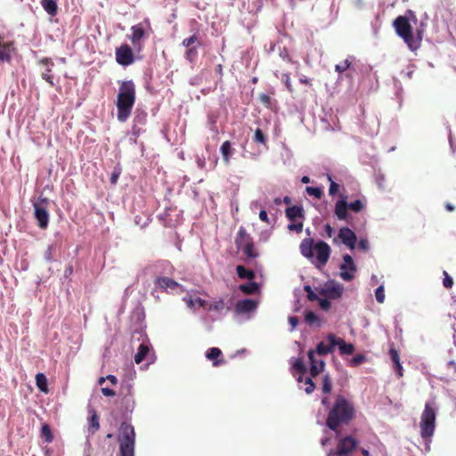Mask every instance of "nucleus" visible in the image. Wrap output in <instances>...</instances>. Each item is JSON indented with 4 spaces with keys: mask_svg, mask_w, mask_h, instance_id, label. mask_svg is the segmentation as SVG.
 Returning <instances> with one entry per match:
<instances>
[{
    "mask_svg": "<svg viewBox=\"0 0 456 456\" xmlns=\"http://www.w3.org/2000/svg\"><path fill=\"white\" fill-rule=\"evenodd\" d=\"M444 278L443 281L444 287L446 289H452V284H453L452 279L449 276V274L446 272H444Z\"/></svg>",
    "mask_w": 456,
    "mask_h": 456,
    "instance_id": "obj_51",
    "label": "nucleus"
},
{
    "mask_svg": "<svg viewBox=\"0 0 456 456\" xmlns=\"http://www.w3.org/2000/svg\"><path fill=\"white\" fill-rule=\"evenodd\" d=\"M36 384L41 392L48 393L47 379L44 372H39L36 376Z\"/></svg>",
    "mask_w": 456,
    "mask_h": 456,
    "instance_id": "obj_30",
    "label": "nucleus"
},
{
    "mask_svg": "<svg viewBox=\"0 0 456 456\" xmlns=\"http://www.w3.org/2000/svg\"><path fill=\"white\" fill-rule=\"evenodd\" d=\"M356 266L354 264V259L349 255H345L343 256V263L340 265V277L346 281H350L354 278V273H355Z\"/></svg>",
    "mask_w": 456,
    "mask_h": 456,
    "instance_id": "obj_13",
    "label": "nucleus"
},
{
    "mask_svg": "<svg viewBox=\"0 0 456 456\" xmlns=\"http://www.w3.org/2000/svg\"><path fill=\"white\" fill-rule=\"evenodd\" d=\"M358 246L360 248L363 249V250H368L369 248H370V244H369V241L367 240H360V241L358 242Z\"/></svg>",
    "mask_w": 456,
    "mask_h": 456,
    "instance_id": "obj_57",
    "label": "nucleus"
},
{
    "mask_svg": "<svg viewBox=\"0 0 456 456\" xmlns=\"http://www.w3.org/2000/svg\"><path fill=\"white\" fill-rule=\"evenodd\" d=\"M394 28L396 34L402 37L406 45L411 51L419 49L421 38L415 37L412 33V27L410 24L409 19L405 16L397 17L393 22Z\"/></svg>",
    "mask_w": 456,
    "mask_h": 456,
    "instance_id": "obj_4",
    "label": "nucleus"
},
{
    "mask_svg": "<svg viewBox=\"0 0 456 456\" xmlns=\"http://www.w3.org/2000/svg\"><path fill=\"white\" fill-rule=\"evenodd\" d=\"M375 297L378 302L383 303L385 301V290L383 287H379L375 291Z\"/></svg>",
    "mask_w": 456,
    "mask_h": 456,
    "instance_id": "obj_48",
    "label": "nucleus"
},
{
    "mask_svg": "<svg viewBox=\"0 0 456 456\" xmlns=\"http://www.w3.org/2000/svg\"><path fill=\"white\" fill-rule=\"evenodd\" d=\"M320 306H321V309H322L324 311H328V310H330V308L331 306V303L327 298H321L320 299Z\"/></svg>",
    "mask_w": 456,
    "mask_h": 456,
    "instance_id": "obj_52",
    "label": "nucleus"
},
{
    "mask_svg": "<svg viewBox=\"0 0 456 456\" xmlns=\"http://www.w3.org/2000/svg\"><path fill=\"white\" fill-rule=\"evenodd\" d=\"M223 352L218 347H211L207 351V359L213 361L214 366H219L224 364L225 361L224 359L219 360V356L222 355Z\"/></svg>",
    "mask_w": 456,
    "mask_h": 456,
    "instance_id": "obj_24",
    "label": "nucleus"
},
{
    "mask_svg": "<svg viewBox=\"0 0 456 456\" xmlns=\"http://www.w3.org/2000/svg\"><path fill=\"white\" fill-rule=\"evenodd\" d=\"M156 283L159 289L164 290H175L180 286V284L175 281V280L168 277H158Z\"/></svg>",
    "mask_w": 456,
    "mask_h": 456,
    "instance_id": "obj_21",
    "label": "nucleus"
},
{
    "mask_svg": "<svg viewBox=\"0 0 456 456\" xmlns=\"http://www.w3.org/2000/svg\"><path fill=\"white\" fill-rule=\"evenodd\" d=\"M116 61L121 66H129L134 63V56L132 49L127 44H123L116 49Z\"/></svg>",
    "mask_w": 456,
    "mask_h": 456,
    "instance_id": "obj_12",
    "label": "nucleus"
},
{
    "mask_svg": "<svg viewBox=\"0 0 456 456\" xmlns=\"http://www.w3.org/2000/svg\"><path fill=\"white\" fill-rule=\"evenodd\" d=\"M131 36H129V39L134 45V47L137 50H142V40L145 36V32L142 23L134 25L131 27Z\"/></svg>",
    "mask_w": 456,
    "mask_h": 456,
    "instance_id": "obj_18",
    "label": "nucleus"
},
{
    "mask_svg": "<svg viewBox=\"0 0 456 456\" xmlns=\"http://www.w3.org/2000/svg\"><path fill=\"white\" fill-rule=\"evenodd\" d=\"M72 273H73V266L72 265L66 266L65 270H64V276L69 277V276L72 275Z\"/></svg>",
    "mask_w": 456,
    "mask_h": 456,
    "instance_id": "obj_61",
    "label": "nucleus"
},
{
    "mask_svg": "<svg viewBox=\"0 0 456 456\" xmlns=\"http://www.w3.org/2000/svg\"><path fill=\"white\" fill-rule=\"evenodd\" d=\"M341 242L351 249H354L356 244V236L354 231L348 227H341L338 234Z\"/></svg>",
    "mask_w": 456,
    "mask_h": 456,
    "instance_id": "obj_16",
    "label": "nucleus"
},
{
    "mask_svg": "<svg viewBox=\"0 0 456 456\" xmlns=\"http://www.w3.org/2000/svg\"><path fill=\"white\" fill-rule=\"evenodd\" d=\"M307 356L310 362V375L312 378H315L322 372L325 362L315 358V351L313 349L307 352Z\"/></svg>",
    "mask_w": 456,
    "mask_h": 456,
    "instance_id": "obj_14",
    "label": "nucleus"
},
{
    "mask_svg": "<svg viewBox=\"0 0 456 456\" xmlns=\"http://www.w3.org/2000/svg\"><path fill=\"white\" fill-rule=\"evenodd\" d=\"M41 4L45 12L50 16H55L57 14V0H41Z\"/></svg>",
    "mask_w": 456,
    "mask_h": 456,
    "instance_id": "obj_25",
    "label": "nucleus"
},
{
    "mask_svg": "<svg viewBox=\"0 0 456 456\" xmlns=\"http://www.w3.org/2000/svg\"><path fill=\"white\" fill-rule=\"evenodd\" d=\"M41 436L44 438L45 442L50 444L53 440V436L52 430L49 427V424H44L41 429Z\"/></svg>",
    "mask_w": 456,
    "mask_h": 456,
    "instance_id": "obj_33",
    "label": "nucleus"
},
{
    "mask_svg": "<svg viewBox=\"0 0 456 456\" xmlns=\"http://www.w3.org/2000/svg\"><path fill=\"white\" fill-rule=\"evenodd\" d=\"M322 391L325 395H329L332 391V380L328 374L322 379Z\"/></svg>",
    "mask_w": 456,
    "mask_h": 456,
    "instance_id": "obj_32",
    "label": "nucleus"
},
{
    "mask_svg": "<svg viewBox=\"0 0 456 456\" xmlns=\"http://www.w3.org/2000/svg\"><path fill=\"white\" fill-rule=\"evenodd\" d=\"M107 380H109L112 385L118 384V379L113 375H109L106 377Z\"/></svg>",
    "mask_w": 456,
    "mask_h": 456,
    "instance_id": "obj_63",
    "label": "nucleus"
},
{
    "mask_svg": "<svg viewBox=\"0 0 456 456\" xmlns=\"http://www.w3.org/2000/svg\"><path fill=\"white\" fill-rule=\"evenodd\" d=\"M194 302L196 303V305L199 306V307H207L208 306V301L205 300V299H202L200 297H197L194 299Z\"/></svg>",
    "mask_w": 456,
    "mask_h": 456,
    "instance_id": "obj_58",
    "label": "nucleus"
},
{
    "mask_svg": "<svg viewBox=\"0 0 456 456\" xmlns=\"http://www.w3.org/2000/svg\"><path fill=\"white\" fill-rule=\"evenodd\" d=\"M182 45L186 48L185 58L191 62L194 63L198 57V48L201 45L199 37L192 35L182 41Z\"/></svg>",
    "mask_w": 456,
    "mask_h": 456,
    "instance_id": "obj_10",
    "label": "nucleus"
},
{
    "mask_svg": "<svg viewBox=\"0 0 456 456\" xmlns=\"http://www.w3.org/2000/svg\"><path fill=\"white\" fill-rule=\"evenodd\" d=\"M257 301L252 298L240 299L235 305V312L239 314H248L256 311Z\"/></svg>",
    "mask_w": 456,
    "mask_h": 456,
    "instance_id": "obj_19",
    "label": "nucleus"
},
{
    "mask_svg": "<svg viewBox=\"0 0 456 456\" xmlns=\"http://www.w3.org/2000/svg\"><path fill=\"white\" fill-rule=\"evenodd\" d=\"M259 218L262 222H265L266 224H270V220L268 217V214L265 209L260 210L259 212Z\"/></svg>",
    "mask_w": 456,
    "mask_h": 456,
    "instance_id": "obj_55",
    "label": "nucleus"
},
{
    "mask_svg": "<svg viewBox=\"0 0 456 456\" xmlns=\"http://www.w3.org/2000/svg\"><path fill=\"white\" fill-rule=\"evenodd\" d=\"M12 42H2L0 40V63L1 61H12Z\"/></svg>",
    "mask_w": 456,
    "mask_h": 456,
    "instance_id": "obj_23",
    "label": "nucleus"
},
{
    "mask_svg": "<svg viewBox=\"0 0 456 456\" xmlns=\"http://www.w3.org/2000/svg\"><path fill=\"white\" fill-rule=\"evenodd\" d=\"M305 191L309 195H313L315 198L321 199L322 195V191L321 188L318 187H306Z\"/></svg>",
    "mask_w": 456,
    "mask_h": 456,
    "instance_id": "obj_42",
    "label": "nucleus"
},
{
    "mask_svg": "<svg viewBox=\"0 0 456 456\" xmlns=\"http://www.w3.org/2000/svg\"><path fill=\"white\" fill-rule=\"evenodd\" d=\"M135 86L133 81H123L117 96L118 120L126 122L135 103Z\"/></svg>",
    "mask_w": 456,
    "mask_h": 456,
    "instance_id": "obj_2",
    "label": "nucleus"
},
{
    "mask_svg": "<svg viewBox=\"0 0 456 456\" xmlns=\"http://www.w3.org/2000/svg\"><path fill=\"white\" fill-rule=\"evenodd\" d=\"M224 301L223 298H220L218 300L211 302L210 305H208V311L221 312L224 310Z\"/></svg>",
    "mask_w": 456,
    "mask_h": 456,
    "instance_id": "obj_37",
    "label": "nucleus"
},
{
    "mask_svg": "<svg viewBox=\"0 0 456 456\" xmlns=\"http://www.w3.org/2000/svg\"><path fill=\"white\" fill-rule=\"evenodd\" d=\"M324 229H325L327 237L331 238L332 235L334 234L333 227L330 224H325Z\"/></svg>",
    "mask_w": 456,
    "mask_h": 456,
    "instance_id": "obj_59",
    "label": "nucleus"
},
{
    "mask_svg": "<svg viewBox=\"0 0 456 456\" xmlns=\"http://www.w3.org/2000/svg\"><path fill=\"white\" fill-rule=\"evenodd\" d=\"M303 228H304L303 223L289 224V230L296 231L297 232H301L303 231Z\"/></svg>",
    "mask_w": 456,
    "mask_h": 456,
    "instance_id": "obj_53",
    "label": "nucleus"
},
{
    "mask_svg": "<svg viewBox=\"0 0 456 456\" xmlns=\"http://www.w3.org/2000/svg\"><path fill=\"white\" fill-rule=\"evenodd\" d=\"M221 153L223 155V160L228 164L232 154V144L229 141H224L221 145Z\"/></svg>",
    "mask_w": 456,
    "mask_h": 456,
    "instance_id": "obj_28",
    "label": "nucleus"
},
{
    "mask_svg": "<svg viewBox=\"0 0 456 456\" xmlns=\"http://www.w3.org/2000/svg\"><path fill=\"white\" fill-rule=\"evenodd\" d=\"M299 82L303 85H306V86H311V83H310V80L309 78L305 77H302L299 78Z\"/></svg>",
    "mask_w": 456,
    "mask_h": 456,
    "instance_id": "obj_64",
    "label": "nucleus"
},
{
    "mask_svg": "<svg viewBox=\"0 0 456 456\" xmlns=\"http://www.w3.org/2000/svg\"><path fill=\"white\" fill-rule=\"evenodd\" d=\"M123 389L126 390V394L124 395L121 400L124 413H132L135 406V400L133 395L132 386L130 384H127L125 387H123Z\"/></svg>",
    "mask_w": 456,
    "mask_h": 456,
    "instance_id": "obj_17",
    "label": "nucleus"
},
{
    "mask_svg": "<svg viewBox=\"0 0 456 456\" xmlns=\"http://www.w3.org/2000/svg\"><path fill=\"white\" fill-rule=\"evenodd\" d=\"M305 290L306 292V297L310 301L318 300L319 297L317 294H315L310 285H305Z\"/></svg>",
    "mask_w": 456,
    "mask_h": 456,
    "instance_id": "obj_45",
    "label": "nucleus"
},
{
    "mask_svg": "<svg viewBox=\"0 0 456 456\" xmlns=\"http://www.w3.org/2000/svg\"><path fill=\"white\" fill-rule=\"evenodd\" d=\"M51 71L52 70L50 69H47L45 71L43 72L42 77L45 82H47L51 86H53V76L51 74Z\"/></svg>",
    "mask_w": 456,
    "mask_h": 456,
    "instance_id": "obj_46",
    "label": "nucleus"
},
{
    "mask_svg": "<svg viewBox=\"0 0 456 456\" xmlns=\"http://www.w3.org/2000/svg\"><path fill=\"white\" fill-rule=\"evenodd\" d=\"M354 416V403L344 395H338L330 406L325 424L330 430L338 432L342 425H349Z\"/></svg>",
    "mask_w": 456,
    "mask_h": 456,
    "instance_id": "obj_1",
    "label": "nucleus"
},
{
    "mask_svg": "<svg viewBox=\"0 0 456 456\" xmlns=\"http://www.w3.org/2000/svg\"><path fill=\"white\" fill-rule=\"evenodd\" d=\"M293 368L297 370L298 373L301 374L300 378L297 379L299 382L303 381V375L306 371L305 364L304 363L302 359H297L293 363Z\"/></svg>",
    "mask_w": 456,
    "mask_h": 456,
    "instance_id": "obj_36",
    "label": "nucleus"
},
{
    "mask_svg": "<svg viewBox=\"0 0 456 456\" xmlns=\"http://www.w3.org/2000/svg\"><path fill=\"white\" fill-rule=\"evenodd\" d=\"M254 140L256 142H259L262 144H265L267 141L266 136L265 135L262 129H260V128L255 129Z\"/></svg>",
    "mask_w": 456,
    "mask_h": 456,
    "instance_id": "obj_38",
    "label": "nucleus"
},
{
    "mask_svg": "<svg viewBox=\"0 0 456 456\" xmlns=\"http://www.w3.org/2000/svg\"><path fill=\"white\" fill-rule=\"evenodd\" d=\"M100 428L99 416L93 411V415L90 418V428L89 432L91 434L95 433Z\"/></svg>",
    "mask_w": 456,
    "mask_h": 456,
    "instance_id": "obj_35",
    "label": "nucleus"
},
{
    "mask_svg": "<svg viewBox=\"0 0 456 456\" xmlns=\"http://www.w3.org/2000/svg\"><path fill=\"white\" fill-rule=\"evenodd\" d=\"M53 249L54 247L53 245L48 246L45 249L44 257L47 262H51L53 260Z\"/></svg>",
    "mask_w": 456,
    "mask_h": 456,
    "instance_id": "obj_50",
    "label": "nucleus"
},
{
    "mask_svg": "<svg viewBox=\"0 0 456 456\" xmlns=\"http://www.w3.org/2000/svg\"><path fill=\"white\" fill-rule=\"evenodd\" d=\"M319 320L317 314L314 312H306L305 314V323H307L308 325L312 326L314 324L315 322H317Z\"/></svg>",
    "mask_w": 456,
    "mask_h": 456,
    "instance_id": "obj_39",
    "label": "nucleus"
},
{
    "mask_svg": "<svg viewBox=\"0 0 456 456\" xmlns=\"http://www.w3.org/2000/svg\"><path fill=\"white\" fill-rule=\"evenodd\" d=\"M149 346L145 344H141L137 353L134 354V362L136 363H141L146 357V354L149 353Z\"/></svg>",
    "mask_w": 456,
    "mask_h": 456,
    "instance_id": "obj_31",
    "label": "nucleus"
},
{
    "mask_svg": "<svg viewBox=\"0 0 456 456\" xmlns=\"http://www.w3.org/2000/svg\"><path fill=\"white\" fill-rule=\"evenodd\" d=\"M258 99H259L260 102L263 103L266 107H270L272 104V98L267 94H265V93L259 94Z\"/></svg>",
    "mask_w": 456,
    "mask_h": 456,
    "instance_id": "obj_44",
    "label": "nucleus"
},
{
    "mask_svg": "<svg viewBox=\"0 0 456 456\" xmlns=\"http://www.w3.org/2000/svg\"><path fill=\"white\" fill-rule=\"evenodd\" d=\"M327 340L329 343L332 344V346H338L339 352L342 354H352L354 347L353 344H347L343 339L338 338L335 334H329L327 336Z\"/></svg>",
    "mask_w": 456,
    "mask_h": 456,
    "instance_id": "obj_15",
    "label": "nucleus"
},
{
    "mask_svg": "<svg viewBox=\"0 0 456 456\" xmlns=\"http://www.w3.org/2000/svg\"><path fill=\"white\" fill-rule=\"evenodd\" d=\"M48 200L46 198L41 199L40 202L34 204L35 217L37 221L40 228H46L49 223V214L46 210L45 205H47Z\"/></svg>",
    "mask_w": 456,
    "mask_h": 456,
    "instance_id": "obj_11",
    "label": "nucleus"
},
{
    "mask_svg": "<svg viewBox=\"0 0 456 456\" xmlns=\"http://www.w3.org/2000/svg\"><path fill=\"white\" fill-rule=\"evenodd\" d=\"M366 361V356L365 354H355L351 362H350V365L351 366H357L359 364H362V362H364Z\"/></svg>",
    "mask_w": 456,
    "mask_h": 456,
    "instance_id": "obj_41",
    "label": "nucleus"
},
{
    "mask_svg": "<svg viewBox=\"0 0 456 456\" xmlns=\"http://www.w3.org/2000/svg\"><path fill=\"white\" fill-rule=\"evenodd\" d=\"M118 442L121 456H134L135 432L133 426L124 421L121 423Z\"/></svg>",
    "mask_w": 456,
    "mask_h": 456,
    "instance_id": "obj_5",
    "label": "nucleus"
},
{
    "mask_svg": "<svg viewBox=\"0 0 456 456\" xmlns=\"http://www.w3.org/2000/svg\"><path fill=\"white\" fill-rule=\"evenodd\" d=\"M237 274L240 279L253 280L256 277V273L252 269H246L243 265L237 266Z\"/></svg>",
    "mask_w": 456,
    "mask_h": 456,
    "instance_id": "obj_29",
    "label": "nucleus"
},
{
    "mask_svg": "<svg viewBox=\"0 0 456 456\" xmlns=\"http://www.w3.org/2000/svg\"><path fill=\"white\" fill-rule=\"evenodd\" d=\"M358 445L353 436H346L338 440L337 449L330 450L328 456H348Z\"/></svg>",
    "mask_w": 456,
    "mask_h": 456,
    "instance_id": "obj_9",
    "label": "nucleus"
},
{
    "mask_svg": "<svg viewBox=\"0 0 456 456\" xmlns=\"http://www.w3.org/2000/svg\"><path fill=\"white\" fill-rule=\"evenodd\" d=\"M314 248L316 251V258L314 263L317 267L322 268L329 261L331 248L328 243L322 240L315 244L313 239H305L302 240L300 251L305 258H314Z\"/></svg>",
    "mask_w": 456,
    "mask_h": 456,
    "instance_id": "obj_3",
    "label": "nucleus"
},
{
    "mask_svg": "<svg viewBox=\"0 0 456 456\" xmlns=\"http://www.w3.org/2000/svg\"><path fill=\"white\" fill-rule=\"evenodd\" d=\"M236 244L242 249L244 255L248 258H256L257 254L255 249L253 239L246 232L245 228L240 227L236 238Z\"/></svg>",
    "mask_w": 456,
    "mask_h": 456,
    "instance_id": "obj_8",
    "label": "nucleus"
},
{
    "mask_svg": "<svg viewBox=\"0 0 456 456\" xmlns=\"http://www.w3.org/2000/svg\"><path fill=\"white\" fill-rule=\"evenodd\" d=\"M365 206V202L361 199L354 200L352 203H347L346 197L344 196L337 200L334 212L338 220L347 221L349 218V210L358 213L363 210Z\"/></svg>",
    "mask_w": 456,
    "mask_h": 456,
    "instance_id": "obj_7",
    "label": "nucleus"
},
{
    "mask_svg": "<svg viewBox=\"0 0 456 456\" xmlns=\"http://www.w3.org/2000/svg\"><path fill=\"white\" fill-rule=\"evenodd\" d=\"M305 394H307V395L312 394L316 387L314 382L312 380L311 378H306L305 379Z\"/></svg>",
    "mask_w": 456,
    "mask_h": 456,
    "instance_id": "obj_43",
    "label": "nucleus"
},
{
    "mask_svg": "<svg viewBox=\"0 0 456 456\" xmlns=\"http://www.w3.org/2000/svg\"><path fill=\"white\" fill-rule=\"evenodd\" d=\"M286 216L289 221H295L296 218H303L304 209L301 207L293 206L286 208Z\"/></svg>",
    "mask_w": 456,
    "mask_h": 456,
    "instance_id": "obj_26",
    "label": "nucleus"
},
{
    "mask_svg": "<svg viewBox=\"0 0 456 456\" xmlns=\"http://www.w3.org/2000/svg\"><path fill=\"white\" fill-rule=\"evenodd\" d=\"M281 80L285 84L288 91L291 93L293 91V88L290 83L289 73H283L281 76Z\"/></svg>",
    "mask_w": 456,
    "mask_h": 456,
    "instance_id": "obj_47",
    "label": "nucleus"
},
{
    "mask_svg": "<svg viewBox=\"0 0 456 456\" xmlns=\"http://www.w3.org/2000/svg\"><path fill=\"white\" fill-rule=\"evenodd\" d=\"M343 292V288L339 284L335 283H327L325 288L321 291L322 295L326 296L329 298H338L341 297Z\"/></svg>",
    "mask_w": 456,
    "mask_h": 456,
    "instance_id": "obj_20",
    "label": "nucleus"
},
{
    "mask_svg": "<svg viewBox=\"0 0 456 456\" xmlns=\"http://www.w3.org/2000/svg\"><path fill=\"white\" fill-rule=\"evenodd\" d=\"M351 66V62L349 59H345L343 62H339L338 65H336L335 69L338 73H342L346 70H347Z\"/></svg>",
    "mask_w": 456,
    "mask_h": 456,
    "instance_id": "obj_40",
    "label": "nucleus"
},
{
    "mask_svg": "<svg viewBox=\"0 0 456 456\" xmlns=\"http://www.w3.org/2000/svg\"><path fill=\"white\" fill-rule=\"evenodd\" d=\"M388 354H389L391 361L394 363V369L397 372L398 377H400V378L403 377V368L401 365L399 352L395 348L390 347Z\"/></svg>",
    "mask_w": 456,
    "mask_h": 456,
    "instance_id": "obj_22",
    "label": "nucleus"
},
{
    "mask_svg": "<svg viewBox=\"0 0 456 456\" xmlns=\"http://www.w3.org/2000/svg\"><path fill=\"white\" fill-rule=\"evenodd\" d=\"M240 291L246 295L256 294L258 290V284L256 281H251L245 284H240L239 287Z\"/></svg>",
    "mask_w": 456,
    "mask_h": 456,
    "instance_id": "obj_27",
    "label": "nucleus"
},
{
    "mask_svg": "<svg viewBox=\"0 0 456 456\" xmlns=\"http://www.w3.org/2000/svg\"><path fill=\"white\" fill-rule=\"evenodd\" d=\"M334 347L335 346H332V344L330 343V345H325L323 342H321L317 345L316 349L314 351L315 353L322 355L333 352Z\"/></svg>",
    "mask_w": 456,
    "mask_h": 456,
    "instance_id": "obj_34",
    "label": "nucleus"
},
{
    "mask_svg": "<svg viewBox=\"0 0 456 456\" xmlns=\"http://www.w3.org/2000/svg\"><path fill=\"white\" fill-rule=\"evenodd\" d=\"M39 62L42 63L43 65H52V66L53 65V62L52 61V60L47 57L41 59L39 61Z\"/></svg>",
    "mask_w": 456,
    "mask_h": 456,
    "instance_id": "obj_62",
    "label": "nucleus"
},
{
    "mask_svg": "<svg viewBox=\"0 0 456 456\" xmlns=\"http://www.w3.org/2000/svg\"><path fill=\"white\" fill-rule=\"evenodd\" d=\"M102 393L107 397H112L116 395L115 391L111 390L110 387H102Z\"/></svg>",
    "mask_w": 456,
    "mask_h": 456,
    "instance_id": "obj_54",
    "label": "nucleus"
},
{
    "mask_svg": "<svg viewBox=\"0 0 456 456\" xmlns=\"http://www.w3.org/2000/svg\"><path fill=\"white\" fill-rule=\"evenodd\" d=\"M289 323L291 326L292 330H294L298 324V318L296 315H292L289 317Z\"/></svg>",
    "mask_w": 456,
    "mask_h": 456,
    "instance_id": "obj_56",
    "label": "nucleus"
},
{
    "mask_svg": "<svg viewBox=\"0 0 456 456\" xmlns=\"http://www.w3.org/2000/svg\"><path fill=\"white\" fill-rule=\"evenodd\" d=\"M119 175H120V172H118V171H114L111 175H110V183L111 184H116L118 177H119Z\"/></svg>",
    "mask_w": 456,
    "mask_h": 456,
    "instance_id": "obj_60",
    "label": "nucleus"
},
{
    "mask_svg": "<svg viewBox=\"0 0 456 456\" xmlns=\"http://www.w3.org/2000/svg\"><path fill=\"white\" fill-rule=\"evenodd\" d=\"M329 180L330 181V189H329V193L330 195H335L337 193V191H338V184L336 183L335 181L332 180L331 176L329 175L328 176Z\"/></svg>",
    "mask_w": 456,
    "mask_h": 456,
    "instance_id": "obj_49",
    "label": "nucleus"
},
{
    "mask_svg": "<svg viewBox=\"0 0 456 456\" xmlns=\"http://www.w3.org/2000/svg\"><path fill=\"white\" fill-rule=\"evenodd\" d=\"M420 436L424 440H430L436 430V410L429 403L425 404V409L419 421Z\"/></svg>",
    "mask_w": 456,
    "mask_h": 456,
    "instance_id": "obj_6",
    "label": "nucleus"
}]
</instances>
